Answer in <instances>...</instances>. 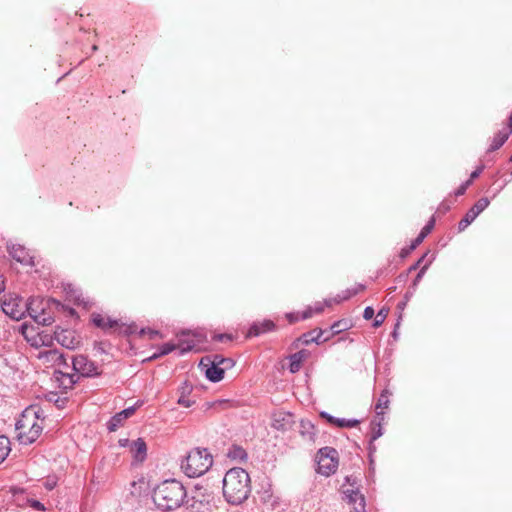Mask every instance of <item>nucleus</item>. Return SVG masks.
Returning <instances> with one entry per match:
<instances>
[{
  "mask_svg": "<svg viewBox=\"0 0 512 512\" xmlns=\"http://www.w3.org/2000/svg\"><path fill=\"white\" fill-rule=\"evenodd\" d=\"M251 492L249 474L242 468H232L223 478V495L232 505H240Z\"/></svg>",
  "mask_w": 512,
  "mask_h": 512,
  "instance_id": "nucleus-1",
  "label": "nucleus"
},
{
  "mask_svg": "<svg viewBox=\"0 0 512 512\" xmlns=\"http://www.w3.org/2000/svg\"><path fill=\"white\" fill-rule=\"evenodd\" d=\"M39 407H28L16 422L17 438L21 444L29 445L35 442L42 433L44 415Z\"/></svg>",
  "mask_w": 512,
  "mask_h": 512,
  "instance_id": "nucleus-2",
  "label": "nucleus"
},
{
  "mask_svg": "<svg viewBox=\"0 0 512 512\" xmlns=\"http://www.w3.org/2000/svg\"><path fill=\"white\" fill-rule=\"evenodd\" d=\"M186 498V489L175 479L166 480L159 484L153 493V501L157 507L174 510L180 507Z\"/></svg>",
  "mask_w": 512,
  "mask_h": 512,
  "instance_id": "nucleus-3",
  "label": "nucleus"
},
{
  "mask_svg": "<svg viewBox=\"0 0 512 512\" xmlns=\"http://www.w3.org/2000/svg\"><path fill=\"white\" fill-rule=\"evenodd\" d=\"M213 465V456L207 448L195 447L181 459V471L189 478L203 476Z\"/></svg>",
  "mask_w": 512,
  "mask_h": 512,
  "instance_id": "nucleus-4",
  "label": "nucleus"
},
{
  "mask_svg": "<svg viewBox=\"0 0 512 512\" xmlns=\"http://www.w3.org/2000/svg\"><path fill=\"white\" fill-rule=\"evenodd\" d=\"M318 473L324 476L334 474L338 468V452L332 447H323L317 454Z\"/></svg>",
  "mask_w": 512,
  "mask_h": 512,
  "instance_id": "nucleus-5",
  "label": "nucleus"
},
{
  "mask_svg": "<svg viewBox=\"0 0 512 512\" xmlns=\"http://www.w3.org/2000/svg\"><path fill=\"white\" fill-rule=\"evenodd\" d=\"M345 482L349 484L351 488L345 489V484H343L342 493L344 495V500L352 507L354 512H365V498L356 486V478L353 476H346Z\"/></svg>",
  "mask_w": 512,
  "mask_h": 512,
  "instance_id": "nucleus-6",
  "label": "nucleus"
},
{
  "mask_svg": "<svg viewBox=\"0 0 512 512\" xmlns=\"http://www.w3.org/2000/svg\"><path fill=\"white\" fill-rule=\"evenodd\" d=\"M43 303L39 299H30L27 303H25V313L27 312L33 320L41 325H49L52 323V317L47 316L45 313V309L42 306Z\"/></svg>",
  "mask_w": 512,
  "mask_h": 512,
  "instance_id": "nucleus-7",
  "label": "nucleus"
},
{
  "mask_svg": "<svg viewBox=\"0 0 512 512\" xmlns=\"http://www.w3.org/2000/svg\"><path fill=\"white\" fill-rule=\"evenodd\" d=\"M72 367L77 375L84 377H93L100 374L99 367L84 355L73 357Z\"/></svg>",
  "mask_w": 512,
  "mask_h": 512,
  "instance_id": "nucleus-8",
  "label": "nucleus"
},
{
  "mask_svg": "<svg viewBox=\"0 0 512 512\" xmlns=\"http://www.w3.org/2000/svg\"><path fill=\"white\" fill-rule=\"evenodd\" d=\"M22 299L18 297H8L2 302L3 312L15 320H20L25 315V307Z\"/></svg>",
  "mask_w": 512,
  "mask_h": 512,
  "instance_id": "nucleus-9",
  "label": "nucleus"
},
{
  "mask_svg": "<svg viewBox=\"0 0 512 512\" xmlns=\"http://www.w3.org/2000/svg\"><path fill=\"white\" fill-rule=\"evenodd\" d=\"M490 204L488 198H480L465 214L463 219L458 224V230L464 231L477 217L483 212Z\"/></svg>",
  "mask_w": 512,
  "mask_h": 512,
  "instance_id": "nucleus-10",
  "label": "nucleus"
},
{
  "mask_svg": "<svg viewBox=\"0 0 512 512\" xmlns=\"http://www.w3.org/2000/svg\"><path fill=\"white\" fill-rule=\"evenodd\" d=\"M196 346L194 340L191 339H180L178 344L174 343H164L158 347V352L155 353L151 358H158L160 356L167 355L172 351L179 348L181 350V354L191 351Z\"/></svg>",
  "mask_w": 512,
  "mask_h": 512,
  "instance_id": "nucleus-11",
  "label": "nucleus"
},
{
  "mask_svg": "<svg viewBox=\"0 0 512 512\" xmlns=\"http://www.w3.org/2000/svg\"><path fill=\"white\" fill-rule=\"evenodd\" d=\"M295 423L294 415L285 411H276L271 416L272 428L286 432L290 430Z\"/></svg>",
  "mask_w": 512,
  "mask_h": 512,
  "instance_id": "nucleus-12",
  "label": "nucleus"
},
{
  "mask_svg": "<svg viewBox=\"0 0 512 512\" xmlns=\"http://www.w3.org/2000/svg\"><path fill=\"white\" fill-rule=\"evenodd\" d=\"M9 255L17 262L26 265L33 266L34 258L30 255L29 251L21 246L16 244H11L7 246Z\"/></svg>",
  "mask_w": 512,
  "mask_h": 512,
  "instance_id": "nucleus-13",
  "label": "nucleus"
},
{
  "mask_svg": "<svg viewBox=\"0 0 512 512\" xmlns=\"http://www.w3.org/2000/svg\"><path fill=\"white\" fill-rule=\"evenodd\" d=\"M22 333L27 342L35 348L50 346L53 340L49 334L43 332L33 334V329L23 328Z\"/></svg>",
  "mask_w": 512,
  "mask_h": 512,
  "instance_id": "nucleus-14",
  "label": "nucleus"
},
{
  "mask_svg": "<svg viewBox=\"0 0 512 512\" xmlns=\"http://www.w3.org/2000/svg\"><path fill=\"white\" fill-rule=\"evenodd\" d=\"M200 365L206 367L205 375L211 382H219L223 379L225 368L216 365L210 360V357H205L201 360Z\"/></svg>",
  "mask_w": 512,
  "mask_h": 512,
  "instance_id": "nucleus-15",
  "label": "nucleus"
},
{
  "mask_svg": "<svg viewBox=\"0 0 512 512\" xmlns=\"http://www.w3.org/2000/svg\"><path fill=\"white\" fill-rule=\"evenodd\" d=\"M37 357L47 365L68 366L64 354L60 353L57 349L40 351Z\"/></svg>",
  "mask_w": 512,
  "mask_h": 512,
  "instance_id": "nucleus-16",
  "label": "nucleus"
},
{
  "mask_svg": "<svg viewBox=\"0 0 512 512\" xmlns=\"http://www.w3.org/2000/svg\"><path fill=\"white\" fill-rule=\"evenodd\" d=\"M54 338L61 346L67 349H74L79 343L74 335V331L68 329H57L54 332Z\"/></svg>",
  "mask_w": 512,
  "mask_h": 512,
  "instance_id": "nucleus-17",
  "label": "nucleus"
},
{
  "mask_svg": "<svg viewBox=\"0 0 512 512\" xmlns=\"http://www.w3.org/2000/svg\"><path fill=\"white\" fill-rule=\"evenodd\" d=\"M136 411L135 406L128 407L121 412L115 414L110 420L107 422V429L110 432L116 431L119 427H121L126 419L131 417Z\"/></svg>",
  "mask_w": 512,
  "mask_h": 512,
  "instance_id": "nucleus-18",
  "label": "nucleus"
},
{
  "mask_svg": "<svg viewBox=\"0 0 512 512\" xmlns=\"http://www.w3.org/2000/svg\"><path fill=\"white\" fill-rule=\"evenodd\" d=\"M299 434L304 442L313 444L316 440L317 431L311 421L302 419L299 424Z\"/></svg>",
  "mask_w": 512,
  "mask_h": 512,
  "instance_id": "nucleus-19",
  "label": "nucleus"
},
{
  "mask_svg": "<svg viewBox=\"0 0 512 512\" xmlns=\"http://www.w3.org/2000/svg\"><path fill=\"white\" fill-rule=\"evenodd\" d=\"M91 318H92L93 324L96 327L101 328L104 331H108V330L114 329L119 326L118 320L112 319L108 316H104L99 313H93L91 315Z\"/></svg>",
  "mask_w": 512,
  "mask_h": 512,
  "instance_id": "nucleus-20",
  "label": "nucleus"
},
{
  "mask_svg": "<svg viewBox=\"0 0 512 512\" xmlns=\"http://www.w3.org/2000/svg\"><path fill=\"white\" fill-rule=\"evenodd\" d=\"M130 452L134 459L143 462L147 456V446L142 438H138L130 443Z\"/></svg>",
  "mask_w": 512,
  "mask_h": 512,
  "instance_id": "nucleus-21",
  "label": "nucleus"
},
{
  "mask_svg": "<svg viewBox=\"0 0 512 512\" xmlns=\"http://www.w3.org/2000/svg\"><path fill=\"white\" fill-rule=\"evenodd\" d=\"M310 356V352L308 350L302 349L292 355L289 356L290 366L289 370L291 373H296L301 369V365L303 361H305Z\"/></svg>",
  "mask_w": 512,
  "mask_h": 512,
  "instance_id": "nucleus-22",
  "label": "nucleus"
},
{
  "mask_svg": "<svg viewBox=\"0 0 512 512\" xmlns=\"http://www.w3.org/2000/svg\"><path fill=\"white\" fill-rule=\"evenodd\" d=\"M275 327V324L271 320H264L263 322L254 323L248 333L247 337H255L259 336L262 333L272 331Z\"/></svg>",
  "mask_w": 512,
  "mask_h": 512,
  "instance_id": "nucleus-23",
  "label": "nucleus"
},
{
  "mask_svg": "<svg viewBox=\"0 0 512 512\" xmlns=\"http://www.w3.org/2000/svg\"><path fill=\"white\" fill-rule=\"evenodd\" d=\"M323 331L321 329L319 330H312V331H309L307 333H304L299 339L298 341L301 342L302 344H305V345H308L310 343H321V342H324L326 341L328 338H324L323 340H321V337L323 335Z\"/></svg>",
  "mask_w": 512,
  "mask_h": 512,
  "instance_id": "nucleus-24",
  "label": "nucleus"
},
{
  "mask_svg": "<svg viewBox=\"0 0 512 512\" xmlns=\"http://www.w3.org/2000/svg\"><path fill=\"white\" fill-rule=\"evenodd\" d=\"M511 133V128L507 127L499 131L498 134L494 136L488 151H495L499 149L506 142Z\"/></svg>",
  "mask_w": 512,
  "mask_h": 512,
  "instance_id": "nucleus-25",
  "label": "nucleus"
},
{
  "mask_svg": "<svg viewBox=\"0 0 512 512\" xmlns=\"http://www.w3.org/2000/svg\"><path fill=\"white\" fill-rule=\"evenodd\" d=\"M191 391L192 386L189 383L185 382L183 386L180 388L181 395L178 398L177 403L186 408L191 407L195 403V400H192L188 397Z\"/></svg>",
  "mask_w": 512,
  "mask_h": 512,
  "instance_id": "nucleus-26",
  "label": "nucleus"
},
{
  "mask_svg": "<svg viewBox=\"0 0 512 512\" xmlns=\"http://www.w3.org/2000/svg\"><path fill=\"white\" fill-rule=\"evenodd\" d=\"M434 219L432 218L421 230L419 235L413 240V242L410 245V249H415L418 245H420L423 240L427 237V235L432 231L434 228Z\"/></svg>",
  "mask_w": 512,
  "mask_h": 512,
  "instance_id": "nucleus-27",
  "label": "nucleus"
},
{
  "mask_svg": "<svg viewBox=\"0 0 512 512\" xmlns=\"http://www.w3.org/2000/svg\"><path fill=\"white\" fill-rule=\"evenodd\" d=\"M227 455L231 460L238 462H243L247 459L246 451L241 446L237 445L231 446L228 450Z\"/></svg>",
  "mask_w": 512,
  "mask_h": 512,
  "instance_id": "nucleus-28",
  "label": "nucleus"
},
{
  "mask_svg": "<svg viewBox=\"0 0 512 512\" xmlns=\"http://www.w3.org/2000/svg\"><path fill=\"white\" fill-rule=\"evenodd\" d=\"M327 306L324 302H317L314 306L307 307L301 314V319H308L312 317L314 313H321L324 310V307Z\"/></svg>",
  "mask_w": 512,
  "mask_h": 512,
  "instance_id": "nucleus-29",
  "label": "nucleus"
},
{
  "mask_svg": "<svg viewBox=\"0 0 512 512\" xmlns=\"http://www.w3.org/2000/svg\"><path fill=\"white\" fill-rule=\"evenodd\" d=\"M210 360L218 366L225 368V370L230 369L234 366V361L231 358H225L222 355L215 354L209 356Z\"/></svg>",
  "mask_w": 512,
  "mask_h": 512,
  "instance_id": "nucleus-30",
  "label": "nucleus"
},
{
  "mask_svg": "<svg viewBox=\"0 0 512 512\" xmlns=\"http://www.w3.org/2000/svg\"><path fill=\"white\" fill-rule=\"evenodd\" d=\"M389 405V392L388 390H384L378 398V401L375 406V410L377 414H383V410L388 408Z\"/></svg>",
  "mask_w": 512,
  "mask_h": 512,
  "instance_id": "nucleus-31",
  "label": "nucleus"
},
{
  "mask_svg": "<svg viewBox=\"0 0 512 512\" xmlns=\"http://www.w3.org/2000/svg\"><path fill=\"white\" fill-rule=\"evenodd\" d=\"M359 424V420L357 419H345V418H336L334 417V421L332 425H335L340 428H353Z\"/></svg>",
  "mask_w": 512,
  "mask_h": 512,
  "instance_id": "nucleus-32",
  "label": "nucleus"
},
{
  "mask_svg": "<svg viewBox=\"0 0 512 512\" xmlns=\"http://www.w3.org/2000/svg\"><path fill=\"white\" fill-rule=\"evenodd\" d=\"M10 450V440L8 437L0 436V463L6 459Z\"/></svg>",
  "mask_w": 512,
  "mask_h": 512,
  "instance_id": "nucleus-33",
  "label": "nucleus"
},
{
  "mask_svg": "<svg viewBox=\"0 0 512 512\" xmlns=\"http://www.w3.org/2000/svg\"><path fill=\"white\" fill-rule=\"evenodd\" d=\"M350 295L349 293H347V289L342 291L340 294H338L336 297L334 298H330V299H326L325 300V303L328 307L332 306V304H339L341 303L342 301H345V300H348L350 299Z\"/></svg>",
  "mask_w": 512,
  "mask_h": 512,
  "instance_id": "nucleus-34",
  "label": "nucleus"
},
{
  "mask_svg": "<svg viewBox=\"0 0 512 512\" xmlns=\"http://www.w3.org/2000/svg\"><path fill=\"white\" fill-rule=\"evenodd\" d=\"M387 314H388V311L385 310V309H381L377 315L375 316L374 318V322H373V326L374 327H379L382 325V323L385 321L386 317H387Z\"/></svg>",
  "mask_w": 512,
  "mask_h": 512,
  "instance_id": "nucleus-35",
  "label": "nucleus"
},
{
  "mask_svg": "<svg viewBox=\"0 0 512 512\" xmlns=\"http://www.w3.org/2000/svg\"><path fill=\"white\" fill-rule=\"evenodd\" d=\"M348 328L347 321H337L331 326V330L333 333H340Z\"/></svg>",
  "mask_w": 512,
  "mask_h": 512,
  "instance_id": "nucleus-36",
  "label": "nucleus"
},
{
  "mask_svg": "<svg viewBox=\"0 0 512 512\" xmlns=\"http://www.w3.org/2000/svg\"><path fill=\"white\" fill-rule=\"evenodd\" d=\"M430 263H427L425 264L421 270L419 271V273L417 274V276L415 277L414 281H413V287L415 288L419 282L421 281L422 277L424 276L428 266H429Z\"/></svg>",
  "mask_w": 512,
  "mask_h": 512,
  "instance_id": "nucleus-37",
  "label": "nucleus"
},
{
  "mask_svg": "<svg viewBox=\"0 0 512 512\" xmlns=\"http://www.w3.org/2000/svg\"><path fill=\"white\" fill-rule=\"evenodd\" d=\"M365 289V286L362 284H357L351 288L347 289V293H349L350 297L358 294L359 292L363 291Z\"/></svg>",
  "mask_w": 512,
  "mask_h": 512,
  "instance_id": "nucleus-38",
  "label": "nucleus"
},
{
  "mask_svg": "<svg viewBox=\"0 0 512 512\" xmlns=\"http://www.w3.org/2000/svg\"><path fill=\"white\" fill-rule=\"evenodd\" d=\"M57 485V480L55 477H49L45 480L44 482V486L47 490H52L56 487Z\"/></svg>",
  "mask_w": 512,
  "mask_h": 512,
  "instance_id": "nucleus-39",
  "label": "nucleus"
},
{
  "mask_svg": "<svg viewBox=\"0 0 512 512\" xmlns=\"http://www.w3.org/2000/svg\"><path fill=\"white\" fill-rule=\"evenodd\" d=\"M471 184V180H467L465 183H463L456 191H455V195L456 196H460V195H463L467 188L470 186Z\"/></svg>",
  "mask_w": 512,
  "mask_h": 512,
  "instance_id": "nucleus-40",
  "label": "nucleus"
},
{
  "mask_svg": "<svg viewBox=\"0 0 512 512\" xmlns=\"http://www.w3.org/2000/svg\"><path fill=\"white\" fill-rule=\"evenodd\" d=\"M374 309L371 306H368L364 309L363 317L365 320H370L374 317Z\"/></svg>",
  "mask_w": 512,
  "mask_h": 512,
  "instance_id": "nucleus-41",
  "label": "nucleus"
},
{
  "mask_svg": "<svg viewBox=\"0 0 512 512\" xmlns=\"http://www.w3.org/2000/svg\"><path fill=\"white\" fill-rule=\"evenodd\" d=\"M29 503H30V506L32 508H34L35 510H38V511L45 510L44 505L41 502H39L38 500H31V501H29Z\"/></svg>",
  "mask_w": 512,
  "mask_h": 512,
  "instance_id": "nucleus-42",
  "label": "nucleus"
},
{
  "mask_svg": "<svg viewBox=\"0 0 512 512\" xmlns=\"http://www.w3.org/2000/svg\"><path fill=\"white\" fill-rule=\"evenodd\" d=\"M286 318L290 323H294L301 319V316L298 313H287Z\"/></svg>",
  "mask_w": 512,
  "mask_h": 512,
  "instance_id": "nucleus-43",
  "label": "nucleus"
},
{
  "mask_svg": "<svg viewBox=\"0 0 512 512\" xmlns=\"http://www.w3.org/2000/svg\"><path fill=\"white\" fill-rule=\"evenodd\" d=\"M483 169H484V166H483V165H481V166H479L478 168H476V170H474V171L471 173V175H470V179H469V180H471V182H472L474 179L478 178V177H479V175L482 173Z\"/></svg>",
  "mask_w": 512,
  "mask_h": 512,
  "instance_id": "nucleus-44",
  "label": "nucleus"
},
{
  "mask_svg": "<svg viewBox=\"0 0 512 512\" xmlns=\"http://www.w3.org/2000/svg\"><path fill=\"white\" fill-rule=\"evenodd\" d=\"M141 334H148L150 339H154L156 336L159 335V332L152 329H142Z\"/></svg>",
  "mask_w": 512,
  "mask_h": 512,
  "instance_id": "nucleus-45",
  "label": "nucleus"
},
{
  "mask_svg": "<svg viewBox=\"0 0 512 512\" xmlns=\"http://www.w3.org/2000/svg\"><path fill=\"white\" fill-rule=\"evenodd\" d=\"M320 417H321V418H323V419H325V420H327V422H329L330 424H332V423H333V421H334V416H332V415H330L329 413L324 412V411H322V412L320 413Z\"/></svg>",
  "mask_w": 512,
  "mask_h": 512,
  "instance_id": "nucleus-46",
  "label": "nucleus"
},
{
  "mask_svg": "<svg viewBox=\"0 0 512 512\" xmlns=\"http://www.w3.org/2000/svg\"><path fill=\"white\" fill-rule=\"evenodd\" d=\"M214 339L217 341L231 340L232 336L228 334H217Z\"/></svg>",
  "mask_w": 512,
  "mask_h": 512,
  "instance_id": "nucleus-47",
  "label": "nucleus"
},
{
  "mask_svg": "<svg viewBox=\"0 0 512 512\" xmlns=\"http://www.w3.org/2000/svg\"><path fill=\"white\" fill-rule=\"evenodd\" d=\"M65 377H67V379L69 380V385L72 386L77 380L74 379V377L76 376V374H73V375H70V374H66L64 375Z\"/></svg>",
  "mask_w": 512,
  "mask_h": 512,
  "instance_id": "nucleus-48",
  "label": "nucleus"
},
{
  "mask_svg": "<svg viewBox=\"0 0 512 512\" xmlns=\"http://www.w3.org/2000/svg\"><path fill=\"white\" fill-rule=\"evenodd\" d=\"M130 443H131V442H130L128 439H120V440H119V445H120L121 447H127V446H129V447H130Z\"/></svg>",
  "mask_w": 512,
  "mask_h": 512,
  "instance_id": "nucleus-49",
  "label": "nucleus"
},
{
  "mask_svg": "<svg viewBox=\"0 0 512 512\" xmlns=\"http://www.w3.org/2000/svg\"><path fill=\"white\" fill-rule=\"evenodd\" d=\"M5 290V280L3 275H0V294Z\"/></svg>",
  "mask_w": 512,
  "mask_h": 512,
  "instance_id": "nucleus-50",
  "label": "nucleus"
},
{
  "mask_svg": "<svg viewBox=\"0 0 512 512\" xmlns=\"http://www.w3.org/2000/svg\"><path fill=\"white\" fill-rule=\"evenodd\" d=\"M412 250L413 249H410V247L409 248H403L401 250V253H400L401 257H406L410 253V251H412Z\"/></svg>",
  "mask_w": 512,
  "mask_h": 512,
  "instance_id": "nucleus-51",
  "label": "nucleus"
},
{
  "mask_svg": "<svg viewBox=\"0 0 512 512\" xmlns=\"http://www.w3.org/2000/svg\"><path fill=\"white\" fill-rule=\"evenodd\" d=\"M382 435V430L381 428L379 427V429L377 430V432H375V434L373 435L372 437V440H376L378 437H380Z\"/></svg>",
  "mask_w": 512,
  "mask_h": 512,
  "instance_id": "nucleus-52",
  "label": "nucleus"
},
{
  "mask_svg": "<svg viewBox=\"0 0 512 512\" xmlns=\"http://www.w3.org/2000/svg\"><path fill=\"white\" fill-rule=\"evenodd\" d=\"M423 258H424V257H422V258H421V259H420L416 264H414L413 266H411V267H410V271H411V270H415V269L419 266V264H420V262L422 261V259H423Z\"/></svg>",
  "mask_w": 512,
  "mask_h": 512,
  "instance_id": "nucleus-53",
  "label": "nucleus"
},
{
  "mask_svg": "<svg viewBox=\"0 0 512 512\" xmlns=\"http://www.w3.org/2000/svg\"><path fill=\"white\" fill-rule=\"evenodd\" d=\"M507 128H511V131H512V113L510 114L509 124H508Z\"/></svg>",
  "mask_w": 512,
  "mask_h": 512,
  "instance_id": "nucleus-54",
  "label": "nucleus"
},
{
  "mask_svg": "<svg viewBox=\"0 0 512 512\" xmlns=\"http://www.w3.org/2000/svg\"><path fill=\"white\" fill-rule=\"evenodd\" d=\"M392 336L396 339L397 336H398V333H397V330L394 329V331L392 332Z\"/></svg>",
  "mask_w": 512,
  "mask_h": 512,
  "instance_id": "nucleus-55",
  "label": "nucleus"
},
{
  "mask_svg": "<svg viewBox=\"0 0 512 512\" xmlns=\"http://www.w3.org/2000/svg\"><path fill=\"white\" fill-rule=\"evenodd\" d=\"M92 50H93V51H96V50H97V46H96V45H93Z\"/></svg>",
  "mask_w": 512,
  "mask_h": 512,
  "instance_id": "nucleus-56",
  "label": "nucleus"
},
{
  "mask_svg": "<svg viewBox=\"0 0 512 512\" xmlns=\"http://www.w3.org/2000/svg\"><path fill=\"white\" fill-rule=\"evenodd\" d=\"M404 306H405V303H401V304H399V307H400V308H402V307H404Z\"/></svg>",
  "mask_w": 512,
  "mask_h": 512,
  "instance_id": "nucleus-57",
  "label": "nucleus"
}]
</instances>
